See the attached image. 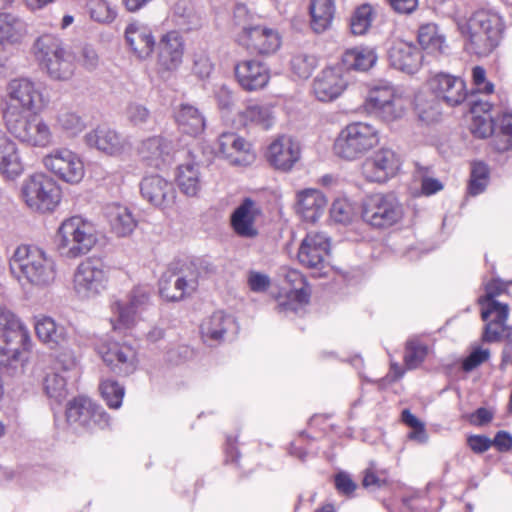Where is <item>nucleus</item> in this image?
<instances>
[{"mask_svg": "<svg viewBox=\"0 0 512 512\" xmlns=\"http://www.w3.org/2000/svg\"><path fill=\"white\" fill-rule=\"evenodd\" d=\"M56 127L68 137H75L85 129V123L76 112L62 110L56 116Z\"/></svg>", "mask_w": 512, "mask_h": 512, "instance_id": "603ef678", "label": "nucleus"}, {"mask_svg": "<svg viewBox=\"0 0 512 512\" xmlns=\"http://www.w3.org/2000/svg\"><path fill=\"white\" fill-rule=\"evenodd\" d=\"M417 42L420 45V50L430 55H443L448 49L444 31L434 22L424 23L419 26Z\"/></svg>", "mask_w": 512, "mask_h": 512, "instance_id": "f704fd0d", "label": "nucleus"}, {"mask_svg": "<svg viewBox=\"0 0 512 512\" xmlns=\"http://www.w3.org/2000/svg\"><path fill=\"white\" fill-rule=\"evenodd\" d=\"M508 316L509 306L492 304L481 309V318L486 323L482 334V341L495 343L505 338H510L512 328L507 324Z\"/></svg>", "mask_w": 512, "mask_h": 512, "instance_id": "5701e85b", "label": "nucleus"}, {"mask_svg": "<svg viewBox=\"0 0 512 512\" xmlns=\"http://www.w3.org/2000/svg\"><path fill=\"white\" fill-rule=\"evenodd\" d=\"M109 280V266L100 259L87 258L74 270L72 290L81 301L94 300L107 290Z\"/></svg>", "mask_w": 512, "mask_h": 512, "instance_id": "423d86ee", "label": "nucleus"}, {"mask_svg": "<svg viewBox=\"0 0 512 512\" xmlns=\"http://www.w3.org/2000/svg\"><path fill=\"white\" fill-rule=\"evenodd\" d=\"M503 31L501 17L490 10H478L462 28L467 36V49L479 57L488 56L499 45Z\"/></svg>", "mask_w": 512, "mask_h": 512, "instance_id": "39448f33", "label": "nucleus"}, {"mask_svg": "<svg viewBox=\"0 0 512 512\" xmlns=\"http://www.w3.org/2000/svg\"><path fill=\"white\" fill-rule=\"evenodd\" d=\"M428 355V346L417 337L407 340L404 352V364L408 370L418 368Z\"/></svg>", "mask_w": 512, "mask_h": 512, "instance_id": "09e8293b", "label": "nucleus"}, {"mask_svg": "<svg viewBox=\"0 0 512 512\" xmlns=\"http://www.w3.org/2000/svg\"><path fill=\"white\" fill-rule=\"evenodd\" d=\"M240 117L244 123H251L264 130L270 129L275 123L274 106L271 104H252L247 106Z\"/></svg>", "mask_w": 512, "mask_h": 512, "instance_id": "37998d69", "label": "nucleus"}, {"mask_svg": "<svg viewBox=\"0 0 512 512\" xmlns=\"http://www.w3.org/2000/svg\"><path fill=\"white\" fill-rule=\"evenodd\" d=\"M35 332L41 342L51 349L63 346L67 342L66 329L62 325H58L52 318L41 316L36 318Z\"/></svg>", "mask_w": 512, "mask_h": 512, "instance_id": "ea45409f", "label": "nucleus"}, {"mask_svg": "<svg viewBox=\"0 0 512 512\" xmlns=\"http://www.w3.org/2000/svg\"><path fill=\"white\" fill-rule=\"evenodd\" d=\"M316 65V57L305 53H299L291 60V69L293 73L303 79H307L311 76Z\"/></svg>", "mask_w": 512, "mask_h": 512, "instance_id": "13d9d810", "label": "nucleus"}, {"mask_svg": "<svg viewBox=\"0 0 512 512\" xmlns=\"http://www.w3.org/2000/svg\"><path fill=\"white\" fill-rule=\"evenodd\" d=\"M125 39L134 55L140 60L150 58L156 47L151 28L139 22L130 23L126 27Z\"/></svg>", "mask_w": 512, "mask_h": 512, "instance_id": "2f4dec72", "label": "nucleus"}, {"mask_svg": "<svg viewBox=\"0 0 512 512\" xmlns=\"http://www.w3.org/2000/svg\"><path fill=\"white\" fill-rule=\"evenodd\" d=\"M491 105L488 103H476L472 109L473 119L470 125L472 134L478 138H486L490 135L494 136L497 130L489 111Z\"/></svg>", "mask_w": 512, "mask_h": 512, "instance_id": "c03bdc74", "label": "nucleus"}, {"mask_svg": "<svg viewBox=\"0 0 512 512\" xmlns=\"http://www.w3.org/2000/svg\"><path fill=\"white\" fill-rule=\"evenodd\" d=\"M284 286L276 297L277 310L280 313L296 312L308 303L309 292L303 275L295 269L283 268Z\"/></svg>", "mask_w": 512, "mask_h": 512, "instance_id": "f3484780", "label": "nucleus"}, {"mask_svg": "<svg viewBox=\"0 0 512 512\" xmlns=\"http://www.w3.org/2000/svg\"><path fill=\"white\" fill-rule=\"evenodd\" d=\"M409 99L403 91L385 84L372 88L365 100L368 113L386 122L400 119L406 112Z\"/></svg>", "mask_w": 512, "mask_h": 512, "instance_id": "9b49d317", "label": "nucleus"}, {"mask_svg": "<svg viewBox=\"0 0 512 512\" xmlns=\"http://www.w3.org/2000/svg\"><path fill=\"white\" fill-rule=\"evenodd\" d=\"M151 289L147 286L134 287L130 293L129 302L117 301L112 305L113 316L110 319L112 329L126 332L132 329L137 321V310L148 304Z\"/></svg>", "mask_w": 512, "mask_h": 512, "instance_id": "a211bd4d", "label": "nucleus"}, {"mask_svg": "<svg viewBox=\"0 0 512 512\" xmlns=\"http://www.w3.org/2000/svg\"><path fill=\"white\" fill-rule=\"evenodd\" d=\"M28 329L7 307L0 305V364H10L17 360L21 350L30 346Z\"/></svg>", "mask_w": 512, "mask_h": 512, "instance_id": "1a4fd4ad", "label": "nucleus"}, {"mask_svg": "<svg viewBox=\"0 0 512 512\" xmlns=\"http://www.w3.org/2000/svg\"><path fill=\"white\" fill-rule=\"evenodd\" d=\"M334 0H310V26L316 33L326 31L332 24L335 15Z\"/></svg>", "mask_w": 512, "mask_h": 512, "instance_id": "79ce46f5", "label": "nucleus"}, {"mask_svg": "<svg viewBox=\"0 0 512 512\" xmlns=\"http://www.w3.org/2000/svg\"><path fill=\"white\" fill-rule=\"evenodd\" d=\"M84 139L89 147L112 156L123 153L129 145L126 138L106 127H98L90 131Z\"/></svg>", "mask_w": 512, "mask_h": 512, "instance_id": "473e14b6", "label": "nucleus"}, {"mask_svg": "<svg viewBox=\"0 0 512 512\" xmlns=\"http://www.w3.org/2000/svg\"><path fill=\"white\" fill-rule=\"evenodd\" d=\"M374 9L370 4L360 5L352 14L350 27L354 35H364L371 27Z\"/></svg>", "mask_w": 512, "mask_h": 512, "instance_id": "5fc2aeb1", "label": "nucleus"}, {"mask_svg": "<svg viewBox=\"0 0 512 512\" xmlns=\"http://www.w3.org/2000/svg\"><path fill=\"white\" fill-rule=\"evenodd\" d=\"M28 34L25 20L18 14L0 10V44L16 45Z\"/></svg>", "mask_w": 512, "mask_h": 512, "instance_id": "c9c22d12", "label": "nucleus"}, {"mask_svg": "<svg viewBox=\"0 0 512 512\" xmlns=\"http://www.w3.org/2000/svg\"><path fill=\"white\" fill-rule=\"evenodd\" d=\"M404 216V209L393 193H374L366 196L361 204V217L374 228H388Z\"/></svg>", "mask_w": 512, "mask_h": 512, "instance_id": "9d476101", "label": "nucleus"}, {"mask_svg": "<svg viewBox=\"0 0 512 512\" xmlns=\"http://www.w3.org/2000/svg\"><path fill=\"white\" fill-rule=\"evenodd\" d=\"M92 403V400L86 397H79L71 401L66 410L67 421L71 424L91 428Z\"/></svg>", "mask_w": 512, "mask_h": 512, "instance_id": "49530a36", "label": "nucleus"}, {"mask_svg": "<svg viewBox=\"0 0 512 512\" xmlns=\"http://www.w3.org/2000/svg\"><path fill=\"white\" fill-rule=\"evenodd\" d=\"M347 80L341 66L327 67L314 80L313 90L323 102L337 98L346 88Z\"/></svg>", "mask_w": 512, "mask_h": 512, "instance_id": "cd10ccee", "label": "nucleus"}, {"mask_svg": "<svg viewBox=\"0 0 512 512\" xmlns=\"http://www.w3.org/2000/svg\"><path fill=\"white\" fill-rule=\"evenodd\" d=\"M415 174L416 177L421 182L422 193L426 196L435 194L444 188L441 181L431 176V171L429 167L417 165Z\"/></svg>", "mask_w": 512, "mask_h": 512, "instance_id": "680f3d73", "label": "nucleus"}, {"mask_svg": "<svg viewBox=\"0 0 512 512\" xmlns=\"http://www.w3.org/2000/svg\"><path fill=\"white\" fill-rule=\"evenodd\" d=\"M219 154L233 165H249L255 160L251 143L232 132L222 133L218 139Z\"/></svg>", "mask_w": 512, "mask_h": 512, "instance_id": "a878e982", "label": "nucleus"}, {"mask_svg": "<svg viewBox=\"0 0 512 512\" xmlns=\"http://www.w3.org/2000/svg\"><path fill=\"white\" fill-rule=\"evenodd\" d=\"M377 61L375 50L369 47L347 49L342 55V64L347 69L367 71Z\"/></svg>", "mask_w": 512, "mask_h": 512, "instance_id": "a18cd8bd", "label": "nucleus"}, {"mask_svg": "<svg viewBox=\"0 0 512 512\" xmlns=\"http://www.w3.org/2000/svg\"><path fill=\"white\" fill-rule=\"evenodd\" d=\"M106 218L111 230L118 237L130 235L136 227V220L131 211L120 204H110L106 207Z\"/></svg>", "mask_w": 512, "mask_h": 512, "instance_id": "a19ab883", "label": "nucleus"}, {"mask_svg": "<svg viewBox=\"0 0 512 512\" xmlns=\"http://www.w3.org/2000/svg\"><path fill=\"white\" fill-rule=\"evenodd\" d=\"M200 272L193 262L172 263L160 280V295L167 301H181L199 286Z\"/></svg>", "mask_w": 512, "mask_h": 512, "instance_id": "6e6552de", "label": "nucleus"}, {"mask_svg": "<svg viewBox=\"0 0 512 512\" xmlns=\"http://www.w3.org/2000/svg\"><path fill=\"white\" fill-rule=\"evenodd\" d=\"M330 216L337 223L349 224L356 216V209L347 198H337L330 208Z\"/></svg>", "mask_w": 512, "mask_h": 512, "instance_id": "6e6d98bb", "label": "nucleus"}, {"mask_svg": "<svg viewBox=\"0 0 512 512\" xmlns=\"http://www.w3.org/2000/svg\"><path fill=\"white\" fill-rule=\"evenodd\" d=\"M429 86L437 97L450 106L459 105L466 98L465 82L449 74H436L429 80Z\"/></svg>", "mask_w": 512, "mask_h": 512, "instance_id": "c756f323", "label": "nucleus"}, {"mask_svg": "<svg viewBox=\"0 0 512 512\" xmlns=\"http://www.w3.org/2000/svg\"><path fill=\"white\" fill-rule=\"evenodd\" d=\"M296 199L297 213L309 223H316L325 213L328 204L322 191L315 188L298 191Z\"/></svg>", "mask_w": 512, "mask_h": 512, "instance_id": "7c9ffc66", "label": "nucleus"}, {"mask_svg": "<svg viewBox=\"0 0 512 512\" xmlns=\"http://www.w3.org/2000/svg\"><path fill=\"white\" fill-rule=\"evenodd\" d=\"M97 351L111 371L118 375L128 376L138 368L137 351L129 344L103 342L98 345Z\"/></svg>", "mask_w": 512, "mask_h": 512, "instance_id": "6ab92c4d", "label": "nucleus"}, {"mask_svg": "<svg viewBox=\"0 0 512 512\" xmlns=\"http://www.w3.org/2000/svg\"><path fill=\"white\" fill-rule=\"evenodd\" d=\"M42 164L50 173L68 184H78L85 175L82 158L66 147L55 148L42 158Z\"/></svg>", "mask_w": 512, "mask_h": 512, "instance_id": "4468645a", "label": "nucleus"}, {"mask_svg": "<svg viewBox=\"0 0 512 512\" xmlns=\"http://www.w3.org/2000/svg\"><path fill=\"white\" fill-rule=\"evenodd\" d=\"M87 8L90 18L98 23L109 24L116 18V11L105 0H89Z\"/></svg>", "mask_w": 512, "mask_h": 512, "instance_id": "4d7b16f0", "label": "nucleus"}, {"mask_svg": "<svg viewBox=\"0 0 512 512\" xmlns=\"http://www.w3.org/2000/svg\"><path fill=\"white\" fill-rule=\"evenodd\" d=\"M31 53L41 70L52 80L68 81L72 78L75 71L72 54L57 35L45 33L38 36L31 46Z\"/></svg>", "mask_w": 512, "mask_h": 512, "instance_id": "7ed1b4c3", "label": "nucleus"}, {"mask_svg": "<svg viewBox=\"0 0 512 512\" xmlns=\"http://www.w3.org/2000/svg\"><path fill=\"white\" fill-rule=\"evenodd\" d=\"M506 284L499 280H492L485 285V294L478 299L481 309L496 304L498 306H508L496 300V297L506 291Z\"/></svg>", "mask_w": 512, "mask_h": 512, "instance_id": "052dcab7", "label": "nucleus"}, {"mask_svg": "<svg viewBox=\"0 0 512 512\" xmlns=\"http://www.w3.org/2000/svg\"><path fill=\"white\" fill-rule=\"evenodd\" d=\"M10 270L19 280L44 288L56 279V263L43 249L31 246H18L10 258Z\"/></svg>", "mask_w": 512, "mask_h": 512, "instance_id": "f257e3e1", "label": "nucleus"}, {"mask_svg": "<svg viewBox=\"0 0 512 512\" xmlns=\"http://www.w3.org/2000/svg\"><path fill=\"white\" fill-rule=\"evenodd\" d=\"M238 41L253 54L271 56L281 48L282 35L277 28L266 24L249 25L242 28Z\"/></svg>", "mask_w": 512, "mask_h": 512, "instance_id": "2eb2a0df", "label": "nucleus"}, {"mask_svg": "<svg viewBox=\"0 0 512 512\" xmlns=\"http://www.w3.org/2000/svg\"><path fill=\"white\" fill-rule=\"evenodd\" d=\"M330 253L329 238L320 232H311L302 240L298 250L299 262L311 269H322Z\"/></svg>", "mask_w": 512, "mask_h": 512, "instance_id": "b1692460", "label": "nucleus"}, {"mask_svg": "<svg viewBox=\"0 0 512 512\" xmlns=\"http://www.w3.org/2000/svg\"><path fill=\"white\" fill-rule=\"evenodd\" d=\"M100 391L111 408H119L124 396V388L115 380H105L100 385Z\"/></svg>", "mask_w": 512, "mask_h": 512, "instance_id": "bf43d9fd", "label": "nucleus"}, {"mask_svg": "<svg viewBox=\"0 0 512 512\" xmlns=\"http://www.w3.org/2000/svg\"><path fill=\"white\" fill-rule=\"evenodd\" d=\"M140 190L143 198L158 208H169L176 199L173 183L160 175L144 177L140 184Z\"/></svg>", "mask_w": 512, "mask_h": 512, "instance_id": "bb28decb", "label": "nucleus"}, {"mask_svg": "<svg viewBox=\"0 0 512 512\" xmlns=\"http://www.w3.org/2000/svg\"><path fill=\"white\" fill-rule=\"evenodd\" d=\"M138 152L151 166L159 167L173 152V144L162 136H152L140 143Z\"/></svg>", "mask_w": 512, "mask_h": 512, "instance_id": "4c0bfd02", "label": "nucleus"}, {"mask_svg": "<svg viewBox=\"0 0 512 512\" xmlns=\"http://www.w3.org/2000/svg\"><path fill=\"white\" fill-rule=\"evenodd\" d=\"M400 166V157L394 150L380 148L363 161L361 175L368 182L385 183L397 174Z\"/></svg>", "mask_w": 512, "mask_h": 512, "instance_id": "dca6fc26", "label": "nucleus"}, {"mask_svg": "<svg viewBox=\"0 0 512 512\" xmlns=\"http://www.w3.org/2000/svg\"><path fill=\"white\" fill-rule=\"evenodd\" d=\"M492 143L498 152L512 148V114H505L498 119Z\"/></svg>", "mask_w": 512, "mask_h": 512, "instance_id": "3c124183", "label": "nucleus"}, {"mask_svg": "<svg viewBox=\"0 0 512 512\" xmlns=\"http://www.w3.org/2000/svg\"><path fill=\"white\" fill-rule=\"evenodd\" d=\"M173 12L178 19V23L189 30L199 27L202 23L201 14L196 11L193 3L189 0L177 1L173 7Z\"/></svg>", "mask_w": 512, "mask_h": 512, "instance_id": "8fccbe9b", "label": "nucleus"}, {"mask_svg": "<svg viewBox=\"0 0 512 512\" xmlns=\"http://www.w3.org/2000/svg\"><path fill=\"white\" fill-rule=\"evenodd\" d=\"M247 283L251 291L261 293L269 288L270 278L264 273L250 271L247 276Z\"/></svg>", "mask_w": 512, "mask_h": 512, "instance_id": "69168bd1", "label": "nucleus"}, {"mask_svg": "<svg viewBox=\"0 0 512 512\" xmlns=\"http://www.w3.org/2000/svg\"><path fill=\"white\" fill-rule=\"evenodd\" d=\"M8 131L20 142L32 147L46 148L54 144L50 125L37 114H26L5 121Z\"/></svg>", "mask_w": 512, "mask_h": 512, "instance_id": "ddd939ff", "label": "nucleus"}, {"mask_svg": "<svg viewBox=\"0 0 512 512\" xmlns=\"http://www.w3.org/2000/svg\"><path fill=\"white\" fill-rule=\"evenodd\" d=\"M156 70L161 76L176 71L184 56L185 44L177 31H168L163 34L156 44Z\"/></svg>", "mask_w": 512, "mask_h": 512, "instance_id": "aec40b11", "label": "nucleus"}, {"mask_svg": "<svg viewBox=\"0 0 512 512\" xmlns=\"http://www.w3.org/2000/svg\"><path fill=\"white\" fill-rule=\"evenodd\" d=\"M235 75L240 86L246 91L262 89L270 80L269 68L254 59L239 62L235 66Z\"/></svg>", "mask_w": 512, "mask_h": 512, "instance_id": "c85d7f7f", "label": "nucleus"}, {"mask_svg": "<svg viewBox=\"0 0 512 512\" xmlns=\"http://www.w3.org/2000/svg\"><path fill=\"white\" fill-rule=\"evenodd\" d=\"M301 146L290 135H280L267 148L266 158L271 166L284 172L290 171L300 160Z\"/></svg>", "mask_w": 512, "mask_h": 512, "instance_id": "412c9836", "label": "nucleus"}, {"mask_svg": "<svg viewBox=\"0 0 512 512\" xmlns=\"http://www.w3.org/2000/svg\"><path fill=\"white\" fill-rule=\"evenodd\" d=\"M175 181L182 194L197 197L203 182L199 165L194 162L180 164L176 170Z\"/></svg>", "mask_w": 512, "mask_h": 512, "instance_id": "58836bf2", "label": "nucleus"}, {"mask_svg": "<svg viewBox=\"0 0 512 512\" xmlns=\"http://www.w3.org/2000/svg\"><path fill=\"white\" fill-rule=\"evenodd\" d=\"M46 395L57 403H61L68 396L66 377L59 373H49L44 379Z\"/></svg>", "mask_w": 512, "mask_h": 512, "instance_id": "864d4df0", "label": "nucleus"}, {"mask_svg": "<svg viewBox=\"0 0 512 512\" xmlns=\"http://www.w3.org/2000/svg\"><path fill=\"white\" fill-rule=\"evenodd\" d=\"M80 62L88 70L95 69L99 62V57L95 49L91 46L83 47L80 54Z\"/></svg>", "mask_w": 512, "mask_h": 512, "instance_id": "774afa93", "label": "nucleus"}, {"mask_svg": "<svg viewBox=\"0 0 512 512\" xmlns=\"http://www.w3.org/2000/svg\"><path fill=\"white\" fill-rule=\"evenodd\" d=\"M388 59L395 69L407 74H415L421 68L424 56L413 42L396 40L389 48Z\"/></svg>", "mask_w": 512, "mask_h": 512, "instance_id": "393cba45", "label": "nucleus"}, {"mask_svg": "<svg viewBox=\"0 0 512 512\" xmlns=\"http://www.w3.org/2000/svg\"><path fill=\"white\" fill-rule=\"evenodd\" d=\"M23 171L24 164L17 144L0 130V173L8 179H14Z\"/></svg>", "mask_w": 512, "mask_h": 512, "instance_id": "72a5a7b5", "label": "nucleus"}, {"mask_svg": "<svg viewBox=\"0 0 512 512\" xmlns=\"http://www.w3.org/2000/svg\"><path fill=\"white\" fill-rule=\"evenodd\" d=\"M49 98L41 83L28 77H19L9 81L2 99L4 121L26 114H39L48 105Z\"/></svg>", "mask_w": 512, "mask_h": 512, "instance_id": "f03ea898", "label": "nucleus"}, {"mask_svg": "<svg viewBox=\"0 0 512 512\" xmlns=\"http://www.w3.org/2000/svg\"><path fill=\"white\" fill-rule=\"evenodd\" d=\"M56 248L67 259H76L88 254L98 241L94 224L81 217L64 219L56 232Z\"/></svg>", "mask_w": 512, "mask_h": 512, "instance_id": "20e7f679", "label": "nucleus"}, {"mask_svg": "<svg viewBox=\"0 0 512 512\" xmlns=\"http://www.w3.org/2000/svg\"><path fill=\"white\" fill-rule=\"evenodd\" d=\"M261 215L260 205L251 198H245L230 216L231 227L239 237L254 239L259 235L257 223Z\"/></svg>", "mask_w": 512, "mask_h": 512, "instance_id": "4be33fe9", "label": "nucleus"}, {"mask_svg": "<svg viewBox=\"0 0 512 512\" xmlns=\"http://www.w3.org/2000/svg\"><path fill=\"white\" fill-rule=\"evenodd\" d=\"M126 117L131 125L141 127L149 122L151 113L146 106L133 102L126 108Z\"/></svg>", "mask_w": 512, "mask_h": 512, "instance_id": "e2e57ef3", "label": "nucleus"}, {"mask_svg": "<svg viewBox=\"0 0 512 512\" xmlns=\"http://www.w3.org/2000/svg\"><path fill=\"white\" fill-rule=\"evenodd\" d=\"M174 119L178 129L190 136H197L205 129L206 120L203 113L189 103H182L175 108Z\"/></svg>", "mask_w": 512, "mask_h": 512, "instance_id": "e433bc0d", "label": "nucleus"}, {"mask_svg": "<svg viewBox=\"0 0 512 512\" xmlns=\"http://www.w3.org/2000/svg\"><path fill=\"white\" fill-rule=\"evenodd\" d=\"M21 196L33 211L53 212L61 202L62 190L52 177L44 173H35L23 181Z\"/></svg>", "mask_w": 512, "mask_h": 512, "instance_id": "0eeeda50", "label": "nucleus"}, {"mask_svg": "<svg viewBox=\"0 0 512 512\" xmlns=\"http://www.w3.org/2000/svg\"><path fill=\"white\" fill-rule=\"evenodd\" d=\"M378 142L376 129L364 122L348 124L336 138L335 153L346 160H355Z\"/></svg>", "mask_w": 512, "mask_h": 512, "instance_id": "f8f14e48", "label": "nucleus"}, {"mask_svg": "<svg viewBox=\"0 0 512 512\" xmlns=\"http://www.w3.org/2000/svg\"><path fill=\"white\" fill-rule=\"evenodd\" d=\"M467 445L474 453L480 454L492 446V440L484 435H470L467 438Z\"/></svg>", "mask_w": 512, "mask_h": 512, "instance_id": "338daca9", "label": "nucleus"}, {"mask_svg": "<svg viewBox=\"0 0 512 512\" xmlns=\"http://www.w3.org/2000/svg\"><path fill=\"white\" fill-rule=\"evenodd\" d=\"M490 357L489 349H483L477 347L469 354V356L463 361L462 367L464 371H472L482 363L486 362Z\"/></svg>", "mask_w": 512, "mask_h": 512, "instance_id": "0e129e2a", "label": "nucleus"}, {"mask_svg": "<svg viewBox=\"0 0 512 512\" xmlns=\"http://www.w3.org/2000/svg\"><path fill=\"white\" fill-rule=\"evenodd\" d=\"M233 325V319L223 312H215L201 326V332L204 338L212 341H220L226 330Z\"/></svg>", "mask_w": 512, "mask_h": 512, "instance_id": "de8ad7c7", "label": "nucleus"}]
</instances>
